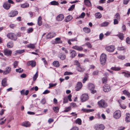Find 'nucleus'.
<instances>
[{"label": "nucleus", "mask_w": 130, "mask_h": 130, "mask_svg": "<svg viewBox=\"0 0 130 130\" xmlns=\"http://www.w3.org/2000/svg\"><path fill=\"white\" fill-rule=\"evenodd\" d=\"M126 115L125 121L126 122H129L130 121V114L129 113H127Z\"/></svg>", "instance_id": "23"}, {"label": "nucleus", "mask_w": 130, "mask_h": 130, "mask_svg": "<svg viewBox=\"0 0 130 130\" xmlns=\"http://www.w3.org/2000/svg\"><path fill=\"white\" fill-rule=\"evenodd\" d=\"M53 64L56 67H58L60 66L59 62L57 61H54L53 62Z\"/></svg>", "instance_id": "37"}, {"label": "nucleus", "mask_w": 130, "mask_h": 130, "mask_svg": "<svg viewBox=\"0 0 130 130\" xmlns=\"http://www.w3.org/2000/svg\"><path fill=\"white\" fill-rule=\"evenodd\" d=\"M121 116V112L119 110L115 111L113 114L114 118L116 119H119Z\"/></svg>", "instance_id": "8"}, {"label": "nucleus", "mask_w": 130, "mask_h": 130, "mask_svg": "<svg viewBox=\"0 0 130 130\" xmlns=\"http://www.w3.org/2000/svg\"><path fill=\"white\" fill-rule=\"evenodd\" d=\"M77 69L78 71L80 72H83L85 70L84 68L83 67L80 66V65L77 67Z\"/></svg>", "instance_id": "27"}, {"label": "nucleus", "mask_w": 130, "mask_h": 130, "mask_svg": "<svg viewBox=\"0 0 130 130\" xmlns=\"http://www.w3.org/2000/svg\"><path fill=\"white\" fill-rule=\"evenodd\" d=\"M16 52L17 53H20V54H21V53H23L24 52V50H21L17 51Z\"/></svg>", "instance_id": "59"}, {"label": "nucleus", "mask_w": 130, "mask_h": 130, "mask_svg": "<svg viewBox=\"0 0 130 130\" xmlns=\"http://www.w3.org/2000/svg\"><path fill=\"white\" fill-rule=\"evenodd\" d=\"M15 71L17 72L21 73L23 72V70L22 69H21V68H20L18 69H16Z\"/></svg>", "instance_id": "47"}, {"label": "nucleus", "mask_w": 130, "mask_h": 130, "mask_svg": "<svg viewBox=\"0 0 130 130\" xmlns=\"http://www.w3.org/2000/svg\"><path fill=\"white\" fill-rule=\"evenodd\" d=\"M50 91L48 90H46L43 93V94H46L50 93Z\"/></svg>", "instance_id": "61"}, {"label": "nucleus", "mask_w": 130, "mask_h": 130, "mask_svg": "<svg viewBox=\"0 0 130 130\" xmlns=\"http://www.w3.org/2000/svg\"><path fill=\"white\" fill-rule=\"evenodd\" d=\"M95 18L97 19H100L102 17V15L100 12H97L95 14Z\"/></svg>", "instance_id": "31"}, {"label": "nucleus", "mask_w": 130, "mask_h": 130, "mask_svg": "<svg viewBox=\"0 0 130 130\" xmlns=\"http://www.w3.org/2000/svg\"><path fill=\"white\" fill-rule=\"evenodd\" d=\"M105 128V127L103 124H97L94 127V128L96 130H103Z\"/></svg>", "instance_id": "9"}, {"label": "nucleus", "mask_w": 130, "mask_h": 130, "mask_svg": "<svg viewBox=\"0 0 130 130\" xmlns=\"http://www.w3.org/2000/svg\"><path fill=\"white\" fill-rule=\"evenodd\" d=\"M75 7V5H72L68 9L69 11H72L74 9Z\"/></svg>", "instance_id": "49"}, {"label": "nucleus", "mask_w": 130, "mask_h": 130, "mask_svg": "<svg viewBox=\"0 0 130 130\" xmlns=\"http://www.w3.org/2000/svg\"><path fill=\"white\" fill-rule=\"evenodd\" d=\"M66 56L64 54H61L59 55V57L62 60H64L66 58Z\"/></svg>", "instance_id": "36"}, {"label": "nucleus", "mask_w": 130, "mask_h": 130, "mask_svg": "<svg viewBox=\"0 0 130 130\" xmlns=\"http://www.w3.org/2000/svg\"><path fill=\"white\" fill-rule=\"evenodd\" d=\"M7 79L6 78H4L3 79L2 81L1 84L2 86L5 87L7 85Z\"/></svg>", "instance_id": "20"}, {"label": "nucleus", "mask_w": 130, "mask_h": 130, "mask_svg": "<svg viewBox=\"0 0 130 130\" xmlns=\"http://www.w3.org/2000/svg\"><path fill=\"white\" fill-rule=\"evenodd\" d=\"M46 100L44 98L41 101V103L42 104H44L46 103Z\"/></svg>", "instance_id": "63"}, {"label": "nucleus", "mask_w": 130, "mask_h": 130, "mask_svg": "<svg viewBox=\"0 0 130 130\" xmlns=\"http://www.w3.org/2000/svg\"><path fill=\"white\" fill-rule=\"evenodd\" d=\"M19 63V62L17 61H15L13 63V67L14 68H16L18 66Z\"/></svg>", "instance_id": "44"}, {"label": "nucleus", "mask_w": 130, "mask_h": 130, "mask_svg": "<svg viewBox=\"0 0 130 130\" xmlns=\"http://www.w3.org/2000/svg\"><path fill=\"white\" fill-rule=\"evenodd\" d=\"M82 87V84L80 82L77 83L75 87V90L76 91H78L80 90Z\"/></svg>", "instance_id": "11"}, {"label": "nucleus", "mask_w": 130, "mask_h": 130, "mask_svg": "<svg viewBox=\"0 0 130 130\" xmlns=\"http://www.w3.org/2000/svg\"><path fill=\"white\" fill-rule=\"evenodd\" d=\"M126 42L128 44L130 43V38L129 37H127L126 38Z\"/></svg>", "instance_id": "55"}, {"label": "nucleus", "mask_w": 130, "mask_h": 130, "mask_svg": "<svg viewBox=\"0 0 130 130\" xmlns=\"http://www.w3.org/2000/svg\"><path fill=\"white\" fill-rule=\"evenodd\" d=\"M38 76V72L37 71L36 73L34 75L33 78V79L34 81H35L37 78Z\"/></svg>", "instance_id": "42"}, {"label": "nucleus", "mask_w": 130, "mask_h": 130, "mask_svg": "<svg viewBox=\"0 0 130 130\" xmlns=\"http://www.w3.org/2000/svg\"><path fill=\"white\" fill-rule=\"evenodd\" d=\"M13 44L12 42H10L8 43L7 46L8 48H11L13 46Z\"/></svg>", "instance_id": "32"}, {"label": "nucleus", "mask_w": 130, "mask_h": 130, "mask_svg": "<svg viewBox=\"0 0 130 130\" xmlns=\"http://www.w3.org/2000/svg\"><path fill=\"white\" fill-rule=\"evenodd\" d=\"M94 86L93 84H90L88 85V88L91 91V92L94 94L96 92V90H94Z\"/></svg>", "instance_id": "4"}, {"label": "nucleus", "mask_w": 130, "mask_h": 130, "mask_svg": "<svg viewBox=\"0 0 130 130\" xmlns=\"http://www.w3.org/2000/svg\"><path fill=\"white\" fill-rule=\"evenodd\" d=\"M72 18H73L71 15H68L65 18L64 21L66 22H68L71 21Z\"/></svg>", "instance_id": "19"}, {"label": "nucleus", "mask_w": 130, "mask_h": 130, "mask_svg": "<svg viewBox=\"0 0 130 130\" xmlns=\"http://www.w3.org/2000/svg\"><path fill=\"white\" fill-rule=\"evenodd\" d=\"M115 19H117L119 20H120V16L119 14L117 13L115 15Z\"/></svg>", "instance_id": "35"}, {"label": "nucleus", "mask_w": 130, "mask_h": 130, "mask_svg": "<svg viewBox=\"0 0 130 130\" xmlns=\"http://www.w3.org/2000/svg\"><path fill=\"white\" fill-rule=\"evenodd\" d=\"M54 42L56 44L61 43L62 42V41L61 40L60 38L59 37L56 38Z\"/></svg>", "instance_id": "21"}, {"label": "nucleus", "mask_w": 130, "mask_h": 130, "mask_svg": "<svg viewBox=\"0 0 130 130\" xmlns=\"http://www.w3.org/2000/svg\"><path fill=\"white\" fill-rule=\"evenodd\" d=\"M57 85V84L56 83L55 84L50 83L49 84V86L48 87V88H50L53 87H54L56 86Z\"/></svg>", "instance_id": "45"}, {"label": "nucleus", "mask_w": 130, "mask_h": 130, "mask_svg": "<svg viewBox=\"0 0 130 130\" xmlns=\"http://www.w3.org/2000/svg\"><path fill=\"white\" fill-rule=\"evenodd\" d=\"M56 35V34L54 32H50L47 35L46 37L48 39H50L55 37Z\"/></svg>", "instance_id": "12"}, {"label": "nucleus", "mask_w": 130, "mask_h": 130, "mask_svg": "<svg viewBox=\"0 0 130 130\" xmlns=\"http://www.w3.org/2000/svg\"><path fill=\"white\" fill-rule=\"evenodd\" d=\"M85 15V14L84 12L82 13L81 15L78 17L77 18H84Z\"/></svg>", "instance_id": "51"}, {"label": "nucleus", "mask_w": 130, "mask_h": 130, "mask_svg": "<svg viewBox=\"0 0 130 130\" xmlns=\"http://www.w3.org/2000/svg\"><path fill=\"white\" fill-rule=\"evenodd\" d=\"M88 99V96L87 94H84L82 95L80 97L81 101L82 102L87 101Z\"/></svg>", "instance_id": "6"}, {"label": "nucleus", "mask_w": 130, "mask_h": 130, "mask_svg": "<svg viewBox=\"0 0 130 130\" xmlns=\"http://www.w3.org/2000/svg\"><path fill=\"white\" fill-rule=\"evenodd\" d=\"M29 6V4L27 3H25L21 5V7L23 8H25L28 7Z\"/></svg>", "instance_id": "40"}, {"label": "nucleus", "mask_w": 130, "mask_h": 130, "mask_svg": "<svg viewBox=\"0 0 130 130\" xmlns=\"http://www.w3.org/2000/svg\"><path fill=\"white\" fill-rule=\"evenodd\" d=\"M64 18V16L62 14H60L58 15L56 17V19L58 21H61Z\"/></svg>", "instance_id": "14"}, {"label": "nucleus", "mask_w": 130, "mask_h": 130, "mask_svg": "<svg viewBox=\"0 0 130 130\" xmlns=\"http://www.w3.org/2000/svg\"><path fill=\"white\" fill-rule=\"evenodd\" d=\"M85 4L87 6L89 7L91 5V3L89 0H84Z\"/></svg>", "instance_id": "25"}, {"label": "nucleus", "mask_w": 130, "mask_h": 130, "mask_svg": "<svg viewBox=\"0 0 130 130\" xmlns=\"http://www.w3.org/2000/svg\"><path fill=\"white\" fill-rule=\"evenodd\" d=\"M70 54V57L72 58L74 57L77 54L76 52L73 50H71Z\"/></svg>", "instance_id": "18"}, {"label": "nucleus", "mask_w": 130, "mask_h": 130, "mask_svg": "<svg viewBox=\"0 0 130 130\" xmlns=\"http://www.w3.org/2000/svg\"><path fill=\"white\" fill-rule=\"evenodd\" d=\"M111 69L115 71H118L120 70L121 69L119 67H112L111 68Z\"/></svg>", "instance_id": "38"}, {"label": "nucleus", "mask_w": 130, "mask_h": 130, "mask_svg": "<svg viewBox=\"0 0 130 130\" xmlns=\"http://www.w3.org/2000/svg\"><path fill=\"white\" fill-rule=\"evenodd\" d=\"M75 64L76 65L77 67L80 65L79 62L77 60L75 61Z\"/></svg>", "instance_id": "60"}, {"label": "nucleus", "mask_w": 130, "mask_h": 130, "mask_svg": "<svg viewBox=\"0 0 130 130\" xmlns=\"http://www.w3.org/2000/svg\"><path fill=\"white\" fill-rule=\"evenodd\" d=\"M35 44H30L27 45V47L29 48L33 49L35 47Z\"/></svg>", "instance_id": "30"}, {"label": "nucleus", "mask_w": 130, "mask_h": 130, "mask_svg": "<svg viewBox=\"0 0 130 130\" xmlns=\"http://www.w3.org/2000/svg\"><path fill=\"white\" fill-rule=\"evenodd\" d=\"M83 30L86 33H89L90 31V29L87 27H84L83 28Z\"/></svg>", "instance_id": "33"}, {"label": "nucleus", "mask_w": 130, "mask_h": 130, "mask_svg": "<svg viewBox=\"0 0 130 130\" xmlns=\"http://www.w3.org/2000/svg\"><path fill=\"white\" fill-rule=\"evenodd\" d=\"M103 90L105 92H108L110 90V87L108 85H105L103 87Z\"/></svg>", "instance_id": "16"}, {"label": "nucleus", "mask_w": 130, "mask_h": 130, "mask_svg": "<svg viewBox=\"0 0 130 130\" xmlns=\"http://www.w3.org/2000/svg\"><path fill=\"white\" fill-rule=\"evenodd\" d=\"M106 56L105 54H102L100 56V61L102 65H104L106 62Z\"/></svg>", "instance_id": "1"}, {"label": "nucleus", "mask_w": 130, "mask_h": 130, "mask_svg": "<svg viewBox=\"0 0 130 130\" xmlns=\"http://www.w3.org/2000/svg\"><path fill=\"white\" fill-rule=\"evenodd\" d=\"M33 31V29L32 28H28L27 30V32L28 33L31 32Z\"/></svg>", "instance_id": "54"}, {"label": "nucleus", "mask_w": 130, "mask_h": 130, "mask_svg": "<svg viewBox=\"0 0 130 130\" xmlns=\"http://www.w3.org/2000/svg\"><path fill=\"white\" fill-rule=\"evenodd\" d=\"M71 107H69L66 108V109L64 110V111L66 112H68L69 111L71 110Z\"/></svg>", "instance_id": "57"}, {"label": "nucleus", "mask_w": 130, "mask_h": 130, "mask_svg": "<svg viewBox=\"0 0 130 130\" xmlns=\"http://www.w3.org/2000/svg\"><path fill=\"white\" fill-rule=\"evenodd\" d=\"M118 58L119 59H121L122 60H123L125 58V57L124 56L120 55L118 57Z\"/></svg>", "instance_id": "56"}, {"label": "nucleus", "mask_w": 130, "mask_h": 130, "mask_svg": "<svg viewBox=\"0 0 130 130\" xmlns=\"http://www.w3.org/2000/svg\"><path fill=\"white\" fill-rule=\"evenodd\" d=\"M79 128L77 127H73L70 130H78Z\"/></svg>", "instance_id": "58"}, {"label": "nucleus", "mask_w": 130, "mask_h": 130, "mask_svg": "<svg viewBox=\"0 0 130 130\" xmlns=\"http://www.w3.org/2000/svg\"><path fill=\"white\" fill-rule=\"evenodd\" d=\"M73 74V73L66 71L64 73V75H72Z\"/></svg>", "instance_id": "53"}, {"label": "nucleus", "mask_w": 130, "mask_h": 130, "mask_svg": "<svg viewBox=\"0 0 130 130\" xmlns=\"http://www.w3.org/2000/svg\"><path fill=\"white\" fill-rule=\"evenodd\" d=\"M27 64L28 66H31L32 67H34L36 66V62L34 61H30L27 62Z\"/></svg>", "instance_id": "13"}, {"label": "nucleus", "mask_w": 130, "mask_h": 130, "mask_svg": "<svg viewBox=\"0 0 130 130\" xmlns=\"http://www.w3.org/2000/svg\"><path fill=\"white\" fill-rule=\"evenodd\" d=\"M105 48L106 51L110 52H113L115 49L114 46L113 45L107 46L105 47Z\"/></svg>", "instance_id": "5"}, {"label": "nucleus", "mask_w": 130, "mask_h": 130, "mask_svg": "<svg viewBox=\"0 0 130 130\" xmlns=\"http://www.w3.org/2000/svg\"><path fill=\"white\" fill-rule=\"evenodd\" d=\"M82 110L84 111L87 112H90L93 111V110L92 109H82Z\"/></svg>", "instance_id": "48"}, {"label": "nucleus", "mask_w": 130, "mask_h": 130, "mask_svg": "<svg viewBox=\"0 0 130 130\" xmlns=\"http://www.w3.org/2000/svg\"><path fill=\"white\" fill-rule=\"evenodd\" d=\"M109 22H103L100 24V26L101 27H106L108 26L109 24Z\"/></svg>", "instance_id": "26"}, {"label": "nucleus", "mask_w": 130, "mask_h": 130, "mask_svg": "<svg viewBox=\"0 0 130 130\" xmlns=\"http://www.w3.org/2000/svg\"><path fill=\"white\" fill-rule=\"evenodd\" d=\"M50 3L51 5H57L59 4L58 2L55 1L51 2Z\"/></svg>", "instance_id": "43"}, {"label": "nucleus", "mask_w": 130, "mask_h": 130, "mask_svg": "<svg viewBox=\"0 0 130 130\" xmlns=\"http://www.w3.org/2000/svg\"><path fill=\"white\" fill-rule=\"evenodd\" d=\"M122 29L123 31H125L126 30V27L124 25H123L122 26Z\"/></svg>", "instance_id": "62"}, {"label": "nucleus", "mask_w": 130, "mask_h": 130, "mask_svg": "<svg viewBox=\"0 0 130 130\" xmlns=\"http://www.w3.org/2000/svg\"><path fill=\"white\" fill-rule=\"evenodd\" d=\"M18 14L17 11H11L8 14V16L10 17H12L16 16Z\"/></svg>", "instance_id": "7"}, {"label": "nucleus", "mask_w": 130, "mask_h": 130, "mask_svg": "<svg viewBox=\"0 0 130 130\" xmlns=\"http://www.w3.org/2000/svg\"><path fill=\"white\" fill-rule=\"evenodd\" d=\"M11 68L10 67H7L5 68V70L4 71L3 74L6 75L9 73L11 71Z\"/></svg>", "instance_id": "10"}, {"label": "nucleus", "mask_w": 130, "mask_h": 130, "mask_svg": "<svg viewBox=\"0 0 130 130\" xmlns=\"http://www.w3.org/2000/svg\"><path fill=\"white\" fill-rule=\"evenodd\" d=\"M124 74V76L127 77H130V73H128L127 72H123L122 73Z\"/></svg>", "instance_id": "34"}, {"label": "nucleus", "mask_w": 130, "mask_h": 130, "mask_svg": "<svg viewBox=\"0 0 130 130\" xmlns=\"http://www.w3.org/2000/svg\"><path fill=\"white\" fill-rule=\"evenodd\" d=\"M4 54L6 56H8L10 55L12 53L11 51L7 49L5 50L4 51Z\"/></svg>", "instance_id": "17"}, {"label": "nucleus", "mask_w": 130, "mask_h": 130, "mask_svg": "<svg viewBox=\"0 0 130 130\" xmlns=\"http://www.w3.org/2000/svg\"><path fill=\"white\" fill-rule=\"evenodd\" d=\"M117 36L120 39L123 40V39L124 36V34L123 33H119Z\"/></svg>", "instance_id": "28"}, {"label": "nucleus", "mask_w": 130, "mask_h": 130, "mask_svg": "<svg viewBox=\"0 0 130 130\" xmlns=\"http://www.w3.org/2000/svg\"><path fill=\"white\" fill-rule=\"evenodd\" d=\"M71 106L74 107H77L76 104L74 103H72L71 104Z\"/></svg>", "instance_id": "64"}, {"label": "nucleus", "mask_w": 130, "mask_h": 130, "mask_svg": "<svg viewBox=\"0 0 130 130\" xmlns=\"http://www.w3.org/2000/svg\"><path fill=\"white\" fill-rule=\"evenodd\" d=\"M7 37L9 38L14 40H15L17 39L16 35L14 33H9L7 35Z\"/></svg>", "instance_id": "3"}, {"label": "nucleus", "mask_w": 130, "mask_h": 130, "mask_svg": "<svg viewBox=\"0 0 130 130\" xmlns=\"http://www.w3.org/2000/svg\"><path fill=\"white\" fill-rule=\"evenodd\" d=\"M102 80L103 84H106L107 80V78L106 77L103 78Z\"/></svg>", "instance_id": "46"}, {"label": "nucleus", "mask_w": 130, "mask_h": 130, "mask_svg": "<svg viewBox=\"0 0 130 130\" xmlns=\"http://www.w3.org/2000/svg\"><path fill=\"white\" fill-rule=\"evenodd\" d=\"M22 125L23 126L27 127H29L30 125L28 121L24 122L22 124Z\"/></svg>", "instance_id": "22"}, {"label": "nucleus", "mask_w": 130, "mask_h": 130, "mask_svg": "<svg viewBox=\"0 0 130 130\" xmlns=\"http://www.w3.org/2000/svg\"><path fill=\"white\" fill-rule=\"evenodd\" d=\"M77 41V38L75 37L74 38L69 39L68 40V44H71V41L74 42Z\"/></svg>", "instance_id": "24"}, {"label": "nucleus", "mask_w": 130, "mask_h": 130, "mask_svg": "<svg viewBox=\"0 0 130 130\" xmlns=\"http://www.w3.org/2000/svg\"><path fill=\"white\" fill-rule=\"evenodd\" d=\"M98 104L99 107L102 108H105L107 106V104L105 101L103 100H101L98 102Z\"/></svg>", "instance_id": "2"}, {"label": "nucleus", "mask_w": 130, "mask_h": 130, "mask_svg": "<svg viewBox=\"0 0 130 130\" xmlns=\"http://www.w3.org/2000/svg\"><path fill=\"white\" fill-rule=\"evenodd\" d=\"M75 123L79 125H81L82 124V120L78 118L76 120Z\"/></svg>", "instance_id": "39"}, {"label": "nucleus", "mask_w": 130, "mask_h": 130, "mask_svg": "<svg viewBox=\"0 0 130 130\" xmlns=\"http://www.w3.org/2000/svg\"><path fill=\"white\" fill-rule=\"evenodd\" d=\"M53 109L54 112L56 113H58L59 111V108L57 106L54 107L53 108Z\"/></svg>", "instance_id": "41"}, {"label": "nucleus", "mask_w": 130, "mask_h": 130, "mask_svg": "<svg viewBox=\"0 0 130 130\" xmlns=\"http://www.w3.org/2000/svg\"><path fill=\"white\" fill-rule=\"evenodd\" d=\"M85 45H86L87 46L88 48H91L92 47V45H91L90 43L89 42H87L85 44Z\"/></svg>", "instance_id": "52"}, {"label": "nucleus", "mask_w": 130, "mask_h": 130, "mask_svg": "<svg viewBox=\"0 0 130 130\" xmlns=\"http://www.w3.org/2000/svg\"><path fill=\"white\" fill-rule=\"evenodd\" d=\"M123 94L127 96L128 98L130 97V93L127 90H125L123 92Z\"/></svg>", "instance_id": "29"}, {"label": "nucleus", "mask_w": 130, "mask_h": 130, "mask_svg": "<svg viewBox=\"0 0 130 130\" xmlns=\"http://www.w3.org/2000/svg\"><path fill=\"white\" fill-rule=\"evenodd\" d=\"M120 20L117 19H113V24L115 25L118 24L119 21Z\"/></svg>", "instance_id": "50"}, {"label": "nucleus", "mask_w": 130, "mask_h": 130, "mask_svg": "<svg viewBox=\"0 0 130 130\" xmlns=\"http://www.w3.org/2000/svg\"><path fill=\"white\" fill-rule=\"evenodd\" d=\"M10 6V4L7 2L5 3L3 5V7L6 10L9 9Z\"/></svg>", "instance_id": "15"}]
</instances>
